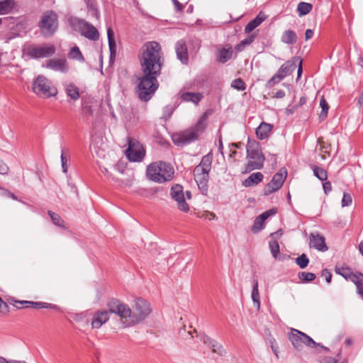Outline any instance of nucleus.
Returning <instances> with one entry per match:
<instances>
[{
	"mask_svg": "<svg viewBox=\"0 0 363 363\" xmlns=\"http://www.w3.org/2000/svg\"><path fill=\"white\" fill-rule=\"evenodd\" d=\"M15 6V0L0 1V15L10 13Z\"/></svg>",
	"mask_w": 363,
	"mask_h": 363,
	"instance_id": "29",
	"label": "nucleus"
},
{
	"mask_svg": "<svg viewBox=\"0 0 363 363\" xmlns=\"http://www.w3.org/2000/svg\"><path fill=\"white\" fill-rule=\"evenodd\" d=\"M296 33L292 30H286L283 32L281 40L282 43L288 45H294L297 42Z\"/></svg>",
	"mask_w": 363,
	"mask_h": 363,
	"instance_id": "26",
	"label": "nucleus"
},
{
	"mask_svg": "<svg viewBox=\"0 0 363 363\" xmlns=\"http://www.w3.org/2000/svg\"><path fill=\"white\" fill-rule=\"evenodd\" d=\"M45 67L62 73H67L69 71V65L65 58L50 59L46 61Z\"/></svg>",
	"mask_w": 363,
	"mask_h": 363,
	"instance_id": "15",
	"label": "nucleus"
},
{
	"mask_svg": "<svg viewBox=\"0 0 363 363\" xmlns=\"http://www.w3.org/2000/svg\"><path fill=\"white\" fill-rule=\"evenodd\" d=\"M60 158H61V162H62V172L64 173H67V169H68L67 164V157L63 154V152L61 154Z\"/></svg>",
	"mask_w": 363,
	"mask_h": 363,
	"instance_id": "56",
	"label": "nucleus"
},
{
	"mask_svg": "<svg viewBox=\"0 0 363 363\" xmlns=\"http://www.w3.org/2000/svg\"><path fill=\"white\" fill-rule=\"evenodd\" d=\"M145 155L143 145L134 138H128V147L126 150V156L131 162H140Z\"/></svg>",
	"mask_w": 363,
	"mask_h": 363,
	"instance_id": "10",
	"label": "nucleus"
},
{
	"mask_svg": "<svg viewBox=\"0 0 363 363\" xmlns=\"http://www.w3.org/2000/svg\"><path fill=\"white\" fill-rule=\"evenodd\" d=\"M171 197L177 203V208L185 213L189 211V206L186 203L183 191V187L179 184H175L171 188Z\"/></svg>",
	"mask_w": 363,
	"mask_h": 363,
	"instance_id": "14",
	"label": "nucleus"
},
{
	"mask_svg": "<svg viewBox=\"0 0 363 363\" xmlns=\"http://www.w3.org/2000/svg\"><path fill=\"white\" fill-rule=\"evenodd\" d=\"M32 91L40 97L50 98L57 94V88L44 75L40 74L33 82Z\"/></svg>",
	"mask_w": 363,
	"mask_h": 363,
	"instance_id": "6",
	"label": "nucleus"
},
{
	"mask_svg": "<svg viewBox=\"0 0 363 363\" xmlns=\"http://www.w3.org/2000/svg\"><path fill=\"white\" fill-rule=\"evenodd\" d=\"M231 87L238 91H244L246 89V84L245 82L240 79H235L231 83Z\"/></svg>",
	"mask_w": 363,
	"mask_h": 363,
	"instance_id": "45",
	"label": "nucleus"
},
{
	"mask_svg": "<svg viewBox=\"0 0 363 363\" xmlns=\"http://www.w3.org/2000/svg\"><path fill=\"white\" fill-rule=\"evenodd\" d=\"M113 313L110 311L109 308L108 310L97 311L94 313L91 321L92 328H100L104 323H106L109 319V314Z\"/></svg>",
	"mask_w": 363,
	"mask_h": 363,
	"instance_id": "16",
	"label": "nucleus"
},
{
	"mask_svg": "<svg viewBox=\"0 0 363 363\" xmlns=\"http://www.w3.org/2000/svg\"><path fill=\"white\" fill-rule=\"evenodd\" d=\"M38 26L40 32L45 37L52 36L57 30L58 18L52 11H47L43 13Z\"/></svg>",
	"mask_w": 363,
	"mask_h": 363,
	"instance_id": "8",
	"label": "nucleus"
},
{
	"mask_svg": "<svg viewBox=\"0 0 363 363\" xmlns=\"http://www.w3.org/2000/svg\"><path fill=\"white\" fill-rule=\"evenodd\" d=\"M76 26L80 33L86 38L91 40H97L99 38V33L97 29L89 23L83 19H77Z\"/></svg>",
	"mask_w": 363,
	"mask_h": 363,
	"instance_id": "13",
	"label": "nucleus"
},
{
	"mask_svg": "<svg viewBox=\"0 0 363 363\" xmlns=\"http://www.w3.org/2000/svg\"><path fill=\"white\" fill-rule=\"evenodd\" d=\"M299 60L298 57H294L291 60L286 61L279 69L277 74L283 79L286 76L291 74L296 67V63Z\"/></svg>",
	"mask_w": 363,
	"mask_h": 363,
	"instance_id": "18",
	"label": "nucleus"
},
{
	"mask_svg": "<svg viewBox=\"0 0 363 363\" xmlns=\"http://www.w3.org/2000/svg\"><path fill=\"white\" fill-rule=\"evenodd\" d=\"M357 104L361 106L363 105V91L358 99Z\"/></svg>",
	"mask_w": 363,
	"mask_h": 363,
	"instance_id": "64",
	"label": "nucleus"
},
{
	"mask_svg": "<svg viewBox=\"0 0 363 363\" xmlns=\"http://www.w3.org/2000/svg\"><path fill=\"white\" fill-rule=\"evenodd\" d=\"M289 339L294 347L298 351H301L303 349V345L312 348H315L320 345L319 343L315 342L306 333L294 328L291 329V332L289 335Z\"/></svg>",
	"mask_w": 363,
	"mask_h": 363,
	"instance_id": "9",
	"label": "nucleus"
},
{
	"mask_svg": "<svg viewBox=\"0 0 363 363\" xmlns=\"http://www.w3.org/2000/svg\"><path fill=\"white\" fill-rule=\"evenodd\" d=\"M107 36L110 50L111 58L115 57L116 52V44L113 38V32L111 28L107 29Z\"/></svg>",
	"mask_w": 363,
	"mask_h": 363,
	"instance_id": "31",
	"label": "nucleus"
},
{
	"mask_svg": "<svg viewBox=\"0 0 363 363\" xmlns=\"http://www.w3.org/2000/svg\"><path fill=\"white\" fill-rule=\"evenodd\" d=\"M295 262L301 269H304L308 266L309 263V259L307 257L306 254H302L301 255L296 258Z\"/></svg>",
	"mask_w": 363,
	"mask_h": 363,
	"instance_id": "43",
	"label": "nucleus"
},
{
	"mask_svg": "<svg viewBox=\"0 0 363 363\" xmlns=\"http://www.w3.org/2000/svg\"><path fill=\"white\" fill-rule=\"evenodd\" d=\"M86 6L91 12V15L94 16L96 19L99 18L100 13L98 10L97 4L95 0H86Z\"/></svg>",
	"mask_w": 363,
	"mask_h": 363,
	"instance_id": "34",
	"label": "nucleus"
},
{
	"mask_svg": "<svg viewBox=\"0 0 363 363\" xmlns=\"http://www.w3.org/2000/svg\"><path fill=\"white\" fill-rule=\"evenodd\" d=\"M263 178L264 176L261 172L252 173L243 181L242 185L245 187L256 186L263 180Z\"/></svg>",
	"mask_w": 363,
	"mask_h": 363,
	"instance_id": "23",
	"label": "nucleus"
},
{
	"mask_svg": "<svg viewBox=\"0 0 363 363\" xmlns=\"http://www.w3.org/2000/svg\"><path fill=\"white\" fill-rule=\"evenodd\" d=\"M48 215L50 216V218H51L52 223L55 225L61 227V228H65V225H64L65 222L62 219V218L60 217V215H58L57 213H55L51 211H48Z\"/></svg>",
	"mask_w": 363,
	"mask_h": 363,
	"instance_id": "39",
	"label": "nucleus"
},
{
	"mask_svg": "<svg viewBox=\"0 0 363 363\" xmlns=\"http://www.w3.org/2000/svg\"><path fill=\"white\" fill-rule=\"evenodd\" d=\"M0 190H1V192L0 194L1 196L11 198L13 200H18V198L16 197V196L14 194H13L12 192H11L10 191H9L8 189L2 188L1 186Z\"/></svg>",
	"mask_w": 363,
	"mask_h": 363,
	"instance_id": "52",
	"label": "nucleus"
},
{
	"mask_svg": "<svg viewBox=\"0 0 363 363\" xmlns=\"http://www.w3.org/2000/svg\"><path fill=\"white\" fill-rule=\"evenodd\" d=\"M322 276L325 277V279L328 283L331 282L332 274L330 272V271L328 269H324L322 271Z\"/></svg>",
	"mask_w": 363,
	"mask_h": 363,
	"instance_id": "57",
	"label": "nucleus"
},
{
	"mask_svg": "<svg viewBox=\"0 0 363 363\" xmlns=\"http://www.w3.org/2000/svg\"><path fill=\"white\" fill-rule=\"evenodd\" d=\"M287 171L285 168H281L276 173L272 180L268 183L264 189V195L268 196L272 193L278 191L281 188L286 178Z\"/></svg>",
	"mask_w": 363,
	"mask_h": 363,
	"instance_id": "12",
	"label": "nucleus"
},
{
	"mask_svg": "<svg viewBox=\"0 0 363 363\" xmlns=\"http://www.w3.org/2000/svg\"><path fill=\"white\" fill-rule=\"evenodd\" d=\"M194 334H196V337L199 338L201 341H202L204 344L209 345V340H212L210 337H208L205 334H198L196 330L193 331H189L188 335L191 336V337H194Z\"/></svg>",
	"mask_w": 363,
	"mask_h": 363,
	"instance_id": "44",
	"label": "nucleus"
},
{
	"mask_svg": "<svg viewBox=\"0 0 363 363\" xmlns=\"http://www.w3.org/2000/svg\"><path fill=\"white\" fill-rule=\"evenodd\" d=\"M357 286V294H363V284H361V285H356Z\"/></svg>",
	"mask_w": 363,
	"mask_h": 363,
	"instance_id": "63",
	"label": "nucleus"
},
{
	"mask_svg": "<svg viewBox=\"0 0 363 363\" xmlns=\"http://www.w3.org/2000/svg\"><path fill=\"white\" fill-rule=\"evenodd\" d=\"M348 280L352 281L355 285H361L363 284V274L357 273L354 274L352 272Z\"/></svg>",
	"mask_w": 363,
	"mask_h": 363,
	"instance_id": "47",
	"label": "nucleus"
},
{
	"mask_svg": "<svg viewBox=\"0 0 363 363\" xmlns=\"http://www.w3.org/2000/svg\"><path fill=\"white\" fill-rule=\"evenodd\" d=\"M208 347L212 349L213 352L216 353L220 356H223L224 354H225V350L223 346L213 340H209Z\"/></svg>",
	"mask_w": 363,
	"mask_h": 363,
	"instance_id": "35",
	"label": "nucleus"
},
{
	"mask_svg": "<svg viewBox=\"0 0 363 363\" xmlns=\"http://www.w3.org/2000/svg\"><path fill=\"white\" fill-rule=\"evenodd\" d=\"M272 128V125L262 122L256 130L257 138L260 140L266 139L269 136Z\"/></svg>",
	"mask_w": 363,
	"mask_h": 363,
	"instance_id": "24",
	"label": "nucleus"
},
{
	"mask_svg": "<svg viewBox=\"0 0 363 363\" xmlns=\"http://www.w3.org/2000/svg\"><path fill=\"white\" fill-rule=\"evenodd\" d=\"M175 8H176V10L178 11H181L183 10L184 9V6L182 4H180L177 0H172Z\"/></svg>",
	"mask_w": 363,
	"mask_h": 363,
	"instance_id": "59",
	"label": "nucleus"
},
{
	"mask_svg": "<svg viewBox=\"0 0 363 363\" xmlns=\"http://www.w3.org/2000/svg\"><path fill=\"white\" fill-rule=\"evenodd\" d=\"M314 175L319 179L320 181H326L328 178L327 172L320 167L314 166L313 168Z\"/></svg>",
	"mask_w": 363,
	"mask_h": 363,
	"instance_id": "38",
	"label": "nucleus"
},
{
	"mask_svg": "<svg viewBox=\"0 0 363 363\" xmlns=\"http://www.w3.org/2000/svg\"><path fill=\"white\" fill-rule=\"evenodd\" d=\"M208 115V111L203 113L198 120L194 127L186 130L179 135V143L187 144L197 140L199 135L202 133L206 128V121Z\"/></svg>",
	"mask_w": 363,
	"mask_h": 363,
	"instance_id": "7",
	"label": "nucleus"
},
{
	"mask_svg": "<svg viewBox=\"0 0 363 363\" xmlns=\"http://www.w3.org/2000/svg\"><path fill=\"white\" fill-rule=\"evenodd\" d=\"M212 161L213 154L210 152L202 157L201 161L194 170V179L203 194L207 191V183Z\"/></svg>",
	"mask_w": 363,
	"mask_h": 363,
	"instance_id": "5",
	"label": "nucleus"
},
{
	"mask_svg": "<svg viewBox=\"0 0 363 363\" xmlns=\"http://www.w3.org/2000/svg\"><path fill=\"white\" fill-rule=\"evenodd\" d=\"M65 90L67 95L74 101H77L80 97L79 88L72 83L66 84Z\"/></svg>",
	"mask_w": 363,
	"mask_h": 363,
	"instance_id": "27",
	"label": "nucleus"
},
{
	"mask_svg": "<svg viewBox=\"0 0 363 363\" xmlns=\"http://www.w3.org/2000/svg\"><path fill=\"white\" fill-rule=\"evenodd\" d=\"M259 284L257 279H254L252 281V289L251 293V297L253 302L254 306L257 311L260 308V295L259 291Z\"/></svg>",
	"mask_w": 363,
	"mask_h": 363,
	"instance_id": "25",
	"label": "nucleus"
},
{
	"mask_svg": "<svg viewBox=\"0 0 363 363\" xmlns=\"http://www.w3.org/2000/svg\"><path fill=\"white\" fill-rule=\"evenodd\" d=\"M247 164L245 167V173L250 172L255 169H260L263 167L265 160L259 144L256 140L248 139L247 144Z\"/></svg>",
	"mask_w": 363,
	"mask_h": 363,
	"instance_id": "4",
	"label": "nucleus"
},
{
	"mask_svg": "<svg viewBox=\"0 0 363 363\" xmlns=\"http://www.w3.org/2000/svg\"><path fill=\"white\" fill-rule=\"evenodd\" d=\"M101 171L103 172L104 174L107 176L108 177L111 178L113 182L116 183H118V185L121 186H130L132 185V178H128L125 180L116 179L115 177H112L111 174L108 172V169L106 167H100Z\"/></svg>",
	"mask_w": 363,
	"mask_h": 363,
	"instance_id": "28",
	"label": "nucleus"
},
{
	"mask_svg": "<svg viewBox=\"0 0 363 363\" xmlns=\"http://www.w3.org/2000/svg\"><path fill=\"white\" fill-rule=\"evenodd\" d=\"M341 202H342V207L350 206L352 202L351 195L348 193H344Z\"/></svg>",
	"mask_w": 363,
	"mask_h": 363,
	"instance_id": "50",
	"label": "nucleus"
},
{
	"mask_svg": "<svg viewBox=\"0 0 363 363\" xmlns=\"http://www.w3.org/2000/svg\"><path fill=\"white\" fill-rule=\"evenodd\" d=\"M282 79L279 76V74L277 73L274 74L267 83V86L272 87L274 84L279 83L280 81H281Z\"/></svg>",
	"mask_w": 363,
	"mask_h": 363,
	"instance_id": "53",
	"label": "nucleus"
},
{
	"mask_svg": "<svg viewBox=\"0 0 363 363\" xmlns=\"http://www.w3.org/2000/svg\"><path fill=\"white\" fill-rule=\"evenodd\" d=\"M323 187L324 191L326 194H328L332 190V186H331V183L330 182H324L323 184Z\"/></svg>",
	"mask_w": 363,
	"mask_h": 363,
	"instance_id": "58",
	"label": "nucleus"
},
{
	"mask_svg": "<svg viewBox=\"0 0 363 363\" xmlns=\"http://www.w3.org/2000/svg\"><path fill=\"white\" fill-rule=\"evenodd\" d=\"M9 171V167L8 165L3 161L0 160V174H7Z\"/></svg>",
	"mask_w": 363,
	"mask_h": 363,
	"instance_id": "55",
	"label": "nucleus"
},
{
	"mask_svg": "<svg viewBox=\"0 0 363 363\" xmlns=\"http://www.w3.org/2000/svg\"><path fill=\"white\" fill-rule=\"evenodd\" d=\"M92 148L97 157H104L105 156L104 150L100 148L98 145L93 144Z\"/></svg>",
	"mask_w": 363,
	"mask_h": 363,
	"instance_id": "54",
	"label": "nucleus"
},
{
	"mask_svg": "<svg viewBox=\"0 0 363 363\" xmlns=\"http://www.w3.org/2000/svg\"><path fill=\"white\" fill-rule=\"evenodd\" d=\"M313 9V6L310 3L300 2L297 6V11L299 16H305L309 13Z\"/></svg>",
	"mask_w": 363,
	"mask_h": 363,
	"instance_id": "32",
	"label": "nucleus"
},
{
	"mask_svg": "<svg viewBox=\"0 0 363 363\" xmlns=\"http://www.w3.org/2000/svg\"><path fill=\"white\" fill-rule=\"evenodd\" d=\"M266 18H267V16L264 13L260 12L256 16V18H255L253 20L250 21L246 25V26L245 28V32L246 33H250L255 28H256L257 26H259Z\"/></svg>",
	"mask_w": 363,
	"mask_h": 363,
	"instance_id": "22",
	"label": "nucleus"
},
{
	"mask_svg": "<svg viewBox=\"0 0 363 363\" xmlns=\"http://www.w3.org/2000/svg\"><path fill=\"white\" fill-rule=\"evenodd\" d=\"M146 174L149 179L158 183H163L172 179L174 169L167 162L157 161L147 166Z\"/></svg>",
	"mask_w": 363,
	"mask_h": 363,
	"instance_id": "3",
	"label": "nucleus"
},
{
	"mask_svg": "<svg viewBox=\"0 0 363 363\" xmlns=\"http://www.w3.org/2000/svg\"><path fill=\"white\" fill-rule=\"evenodd\" d=\"M110 311L120 318L124 328L133 326L145 320L151 313L150 303L142 298H137L133 311L130 307L118 299H111L107 303Z\"/></svg>",
	"mask_w": 363,
	"mask_h": 363,
	"instance_id": "2",
	"label": "nucleus"
},
{
	"mask_svg": "<svg viewBox=\"0 0 363 363\" xmlns=\"http://www.w3.org/2000/svg\"><path fill=\"white\" fill-rule=\"evenodd\" d=\"M180 97L183 101H191L197 104L201 99V95L199 93L184 92L180 93Z\"/></svg>",
	"mask_w": 363,
	"mask_h": 363,
	"instance_id": "30",
	"label": "nucleus"
},
{
	"mask_svg": "<svg viewBox=\"0 0 363 363\" xmlns=\"http://www.w3.org/2000/svg\"><path fill=\"white\" fill-rule=\"evenodd\" d=\"M269 249L271 253L275 259H277L279 252V245L277 241L273 240L269 242Z\"/></svg>",
	"mask_w": 363,
	"mask_h": 363,
	"instance_id": "49",
	"label": "nucleus"
},
{
	"mask_svg": "<svg viewBox=\"0 0 363 363\" xmlns=\"http://www.w3.org/2000/svg\"><path fill=\"white\" fill-rule=\"evenodd\" d=\"M233 53V51L231 46L218 49L216 60L218 62L224 64L232 58Z\"/></svg>",
	"mask_w": 363,
	"mask_h": 363,
	"instance_id": "21",
	"label": "nucleus"
},
{
	"mask_svg": "<svg viewBox=\"0 0 363 363\" xmlns=\"http://www.w3.org/2000/svg\"><path fill=\"white\" fill-rule=\"evenodd\" d=\"M30 308L34 309H40V308H50L53 310H57L58 307L56 305L41 302V301H32Z\"/></svg>",
	"mask_w": 363,
	"mask_h": 363,
	"instance_id": "33",
	"label": "nucleus"
},
{
	"mask_svg": "<svg viewBox=\"0 0 363 363\" xmlns=\"http://www.w3.org/2000/svg\"><path fill=\"white\" fill-rule=\"evenodd\" d=\"M285 96V92L283 90H279L276 92L274 97L277 99H282Z\"/></svg>",
	"mask_w": 363,
	"mask_h": 363,
	"instance_id": "61",
	"label": "nucleus"
},
{
	"mask_svg": "<svg viewBox=\"0 0 363 363\" xmlns=\"http://www.w3.org/2000/svg\"><path fill=\"white\" fill-rule=\"evenodd\" d=\"M348 280L352 281L355 285H361L363 284V274L357 273L354 274L352 272Z\"/></svg>",
	"mask_w": 363,
	"mask_h": 363,
	"instance_id": "48",
	"label": "nucleus"
},
{
	"mask_svg": "<svg viewBox=\"0 0 363 363\" xmlns=\"http://www.w3.org/2000/svg\"><path fill=\"white\" fill-rule=\"evenodd\" d=\"M69 57L72 59L77 60L79 61H84V58L79 50V48L77 46L72 48L70 52H69Z\"/></svg>",
	"mask_w": 363,
	"mask_h": 363,
	"instance_id": "41",
	"label": "nucleus"
},
{
	"mask_svg": "<svg viewBox=\"0 0 363 363\" xmlns=\"http://www.w3.org/2000/svg\"><path fill=\"white\" fill-rule=\"evenodd\" d=\"M276 213L277 210L275 208H272L257 216L254 221L253 225L252 226V232L254 233H257L262 230L264 228L265 220L269 216L276 214Z\"/></svg>",
	"mask_w": 363,
	"mask_h": 363,
	"instance_id": "17",
	"label": "nucleus"
},
{
	"mask_svg": "<svg viewBox=\"0 0 363 363\" xmlns=\"http://www.w3.org/2000/svg\"><path fill=\"white\" fill-rule=\"evenodd\" d=\"M313 35V30L311 29H307L305 32V40H310Z\"/></svg>",
	"mask_w": 363,
	"mask_h": 363,
	"instance_id": "60",
	"label": "nucleus"
},
{
	"mask_svg": "<svg viewBox=\"0 0 363 363\" xmlns=\"http://www.w3.org/2000/svg\"><path fill=\"white\" fill-rule=\"evenodd\" d=\"M310 247L315 248L318 251L325 252L328 250L325 238L319 233H311L310 235Z\"/></svg>",
	"mask_w": 363,
	"mask_h": 363,
	"instance_id": "19",
	"label": "nucleus"
},
{
	"mask_svg": "<svg viewBox=\"0 0 363 363\" xmlns=\"http://www.w3.org/2000/svg\"><path fill=\"white\" fill-rule=\"evenodd\" d=\"M138 58L143 76L139 78L136 92L141 101H147L159 86L157 77L164 64L161 45L156 41L145 43L140 48Z\"/></svg>",
	"mask_w": 363,
	"mask_h": 363,
	"instance_id": "1",
	"label": "nucleus"
},
{
	"mask_svg": "<svg viewBox=\"0 0 363 363\" xmlns=\"http://www.w3.org/2000/svg\"><path fill=\"white\" fill-rule=\"evenodd\" d=\"M316 276L312 272H301L298 273V278L302 282H310L315 279Z\"/></svg>",
	"mask_w": 363,
	"mask_h": 363,
	"instance_id": "42",
	"label": "nucleus"
},
{
	"mask_svg": "<svg viewBox=\"0 0 363 363\" xmlns=\"http://www.w3.org/2000/svg\"><path fill=\"white\" fill-rule=\"evenodd\" d=\"M320 106L321 108V112L319 117L321 120H325L328 116L329 106L324 96H322L320 100Z\"/></svg>",
	"mask_w": 363,
	"mask_h": 363,
	"instance_id": "36",
	"label": "nucleus"
},
{
	"mask_svg": "<svg viewBox=\"0 0 363 363\" xmlns=\"http://www.w3.org/2000/svg\"><path fill=\"white\" fill-rule=\"evenodd\" d=\"M335 271L337 274L341 275L347 280L349 279V278L352 274L351 269L348 267H336L335 269Z\"/></svg>",
	"mask_w": 363,
	"mask_h": 363,
	"instance_id": "40",
	"label": "nucleus"
},
{
	"mask_svg": "<svg viewBox=\"0 0 363 363\" xmlns=\"http://www.w3.org/2000/svg\"><path fill=\"white\" fill-rule=\"evenodd\" d=\"M9 313V307L0 297V314L6 315Z\"/></svg>",
	"mask_w": 363,
	"mask_h": 363,
	"instance_id": "51",
	"label": "nucleus"
},
{
	"mask_svg": "<svg viewBox=\"0 0 363 363\" xmlns=\"http://www.w3.org/2000/svg\"><path fill=\"white\" fill-rule=\"evenodd\" d=\"M175 50L177 58L183 64H187L189 61V56L186 42L183 40H179L176 43Z\"/></svg>",
	"mask_w": 363,
	"mask_h": 363,
	"instance_id": "20",
	"label": "nucleus"
},
{
	"mask_svg": "<svg viewBox=\"0 0 363 363\" xmlns=\"http://www.w3.org/2000/svg\"><path fill=\"white\" fill-rule=\"evenodd\" d=\"M255 40V35H251L248 36L247 38L242 40L239 44L235 46V50L238 52L242 51L246 46L250 45Z\"/></svg>",
	"mask_w": 363,
	"mask_h": 363,
	"instance_id": "37",
	"label": "nucleus"
},
{
	"mask_svg": "<svg viewBox=\"0 0 363 363\" xmlns=\"http://www.w3.org/2000/svg\"><path fill=\"white\" fill-rule=\"evenodd\" d=\"M298 62V69L297 72L298 78H299L302 74L303 69H302V60L299 58Z\"/></svg>",
	"mask_w": 363,
	"mask_h": 363,
	"instance_id": "62",
	"label": "nucleus"
},
{
	"mask_svg": "<svg viewBox=\"0 0 363 363\" xmlns=\"http://www.w3.org/2000/svg\"><path fill=\"white\" fill-rule=\"evenodd\" d=\"M11 301H13V303L11 302V304H13V306L16 308L21 309V308H30L31 302L30 301H15L11 300Z\"/></svg>",
	"mask_w": 363,
	"mask_h": 363,
	"instance_id": "46",
	"label": "nucleus"
},
{
	"mask_svg": "<svg viewBox=\"0 0 363 363\" xmlns=\"http://www.w3.org/2000/svg\"><path fill=\"white\" fill-rule=\"evenodd\" d=\"M55 52L53 45H30L27 48V55L33 59L52 56Z\"/></svg>",
	"mask_w": 363,
	"mask_h": 363,
	"instance_id": "11",
	"label": "nucleus"
}]
</instances>
